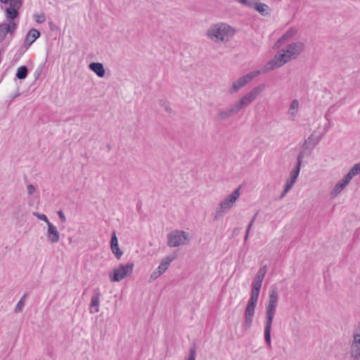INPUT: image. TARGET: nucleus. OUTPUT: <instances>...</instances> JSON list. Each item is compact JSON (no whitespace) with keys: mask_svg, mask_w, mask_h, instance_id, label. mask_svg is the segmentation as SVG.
<instances>
[{"mask_svg":"<svg viewBox=\"0 0 360 360\" xmlns=\"http://www.w3.org/2000/svg\"><path fill=\"white\" fill-rule=\"evenodd\" d=\"M305 45L302 41L292 42L277 52L274 58L266 65V70H273L296 59L304 51Z\"/></svg>","mask_w":360,"mask_h":360,"instance_id":"nucleus-1","label":"nucleus"},{"mask_svg":"<svg viewBox=\"0 0 360 360\" xmlns=\"http://www.w3.org/2000/svg\"><path fill=\"white\" fill-rule=\"evenodd\" d=\"M278 301V294L276 287L271 286L269 291V298L266 309V321L264 324V339L269 347L271 346V330L273 320L276 314Z\"/></svg>","mask_w":360,"mask_h":360,"instance_id":"nucleus-2","label":"nucleus"},{"mask_svg":"<svg viewBox=\"0 0 360 360\" xmlns=\"http://www.w3.org/2000/svg\"><path fill=\"white\" fill-rule=\"evenodd\" d=\"M209 37L217 41H229L234 34V30L225 23H217L212 26L207 31Z\"/></svg>","mask_w":360,"mask_h":360,"instance_id":"nucleus-3","label":"nucleus"},{"mask_svg":"<svg viewBox=\"0 0 360 360\" xmlns=\"http://www.w3.org/2000/svg\"><path fill=\"white\" fill-rule=\"evenodd\" d=\"M134 264L132 262L120 264L109 274L111 282H120L127 276H130L133 272Z\"/></svg>","mask_w":360,"mask_h":360,"instance_id":"nucleus-4","label":"nucleus"},{"mask_svg":"<svg viewBox=\"0 0 360 360\" xmlns=\"http://www.w3.org/2000/svg\"><path fill=\"white\" fill-rule=\"evenodd\" d=\"M266 86L264 84H259L252 88L249 92L243 96L238 101L234 103L240 111L243 108L251 104L259 94L264 90Z\"/></svg>","mask_w":360,"mask_h":360,"instance_id":"nucleus-5","label":"nucleus"},{"mask_svg":"<svg viewBox=\"0 0 360 360\" xmlns=\"http://www.w3.org/2000/svg\"><path fill=\"white\" fill-rule=\"evenodd\" d=\"M189 240V234L184 231L174 230L167 234V245L170 248L186 245Z\"/></svg>","mask_w":360,"mask_h":360,"instance_id":"nucleus-6","label":"nucleus"},{"mask_svg":"<svg viewBox=\"0 0 360 360\" xmlns=\"http://www.w3.org/2000/svg\"><path fill=\"white\" fill-rule=\"evenodd\" d=\"M261 74L259 70L252 71L248 73L234 81L232 84L231 89L230 92L234 94L238 92L241 88L244 87L248 83H250L255 77Z\"/></svg>","mask_w":360,"mask_h":360,"instance_id":"nucleus-7","label":"nucleus"},{"mask_svg":"<svg viewBox=\"0 0 360 360\" xmlns=\"http://www.w3.org/2000/svg\"><path fill=\"white\" fill-rule=\"evenodd\" d=\"M240 196V187L236 188L232 193L229 195L224 200H223L217 210V212L219 214L227 212L230 208L233 205L235 202Z\"/></svg>","mask_w":360,"mask_h":360,"instance_id":"nucleus-8","label":"nucleus"},{"mask_svg":"<svg viewBox=\"0 0 360 360\" xmlns=\"http://www.w3.org/2000/svg\"><path fill=\"white\" fill-rule=\"evenodd\" d=\"M22 5V0H13L6 9V22H15V19L19 15L18 10Z\"/></svg>","mask_w":360,"mask_h":360,"instance_id":"nucleus-9","label":"nucleus"},{"mask_svg":"<svg viewBox=\"0 0 360 360\" xmlns=\"http://www.w3.org/2000/svg\"><path fill=\"white\" fill-rule=\"evenodd\" d=\"M18 27L17 22H2L0 24V41L6 39L8 34L12 35Z\"/></svg>","mask_w":360,"mask_h":360,"instance_id":"nucleus-10","label":"nucleus"},{"mask_svg":"<svg viewBox=\"0 0 360 360\" xmlns=\"http://www.w3.org/2000/svg\"><path fill=\"white\" fill-rule=\"evenodd\" d=\"M350 356L354 360H360V333H354L353 335Z\"/></svg>","mask_w":360,"mask_h":360,"instance_id":"nucleus-11","label":"nucleus"},{"mask_svg":"<svg viewBox=\"0 0 360 360\" xmlns=\"http://www.w3.org/2000/svg\"><path fill=\"white\" fill-rule=\"evenodd\" d=\"M257 303L248 302V305L245 310V327L246 329L251 326L253 316L255 315V309Z\"/></svg>","mask_w":360,"mask_h":360,"instance_id":"nucleus-12","label":"nucleus"},{"mask_svg":"<svg viewBox=\"0 0 360 360\" xmlns=\"http://www.w3.org/2000/svg\"><path fill=\"white\" fill-rule=\"evenodd\" d=\"M46 236L51 243H56L60 240L59 231L52 223H49L47 226Z\"/></svg>","mask_w":360,"mask_h":360,"instance_id":"nucleus-13","label":"nucleus"},{"mask_svg":"<svg viewBox=\"0 0 360 360\" xmlns=\"http://www.w3.org/2000/svg\"><path fill=\"white\" fill-rule=\"evenodd\" d=\"M240 110L237 108L235 103H233L230 108L220 110L217 114L219 120H226L232 117L233 115H237Z\"/></svg>","mask_w":360,"mask_h":360,"instance_id":"nucleus-14","label":"nucleus"},{"mask_svg":"<svg viewBox=\"0 0 360 360\" xmlns=\"http://www.w3.org/2000/svg\"><path fill=\"white\" fill-rule=\"evenodd\" d=\"M110 248L112 253L117 259H120L123 255V252L119 248L118 240L115 231L112 233L110 240Z\"/></svg>","mask_w":360,"mask_h":360,"instance_id":"nucleus-15","label":"nucleus"},{"mask_svg":"<svg viewBox=\"0 0 360 360\" xmlns=\"http://www.w3.org/2000/svg\"><path fill=\"white\" fill-rule=\"evenodd\" d=\"M101 292L99 290L94 291L91 297L89 311L91 314H95L99 311Z\"/></svg>","mask_w":360,"mask_h":360,"instance_id":"nucleus-16","label":"nucleus"},{"mask_svg":"<svg viewBox=\"0 0 360 360\" xmlns=\"http://www.w3.org/2000/svg\"><path fill=\"white\" fill-rule=\"evenodd\" d=\"M351 180L345 175L340 181H339L334 186L331 191V195L333 197L337 196L349 183Z\"/></svg>","mask_w":360,"mask_h":360,"instance_id":"nucleus-17","label":"nucleus"},{"mask_svg":"<svg viewBox=\"0 0 360 360\" xmlns=\"http://www.w3.org/2000/svg\"><path fill=\"white\" fill-rule=\"evenodd\" d=\"M297 32V30L295 27H290L288 29L284 34L277 41L276 44L274 45V48H278L281 44H283L285 41L290 40L292 39Z\"/></svg>","mask_w":360,"mask_h":360,"instance_id":"nucleus-18","label":"nucleus"},{"mask_svg":"<svg viewBox=\"0 0 360 360\" xmlns=\"http://www.w3.org/2000/svg\"><path fill=\"white\" fill-rule=\"evenodd\" d=\"M300 110V102L297 99H293L288 109V115L291 120H295Z\"/></svg>","mask_w":360,"mask_h":360,"instance_id":"nucleus-19","label":"nucleus"},{"mask_svg":"<svg viewBox=\"0 0 360 360\" xmlns=\"http://www.w3.org/2000/svg\"><path fill=\"white\" fill-rule=\"evenodd\" d=\"M304 158V155L302 153H300L297 158V165L296 166L292 169V170L290 173V179L294 181H297V177L299 176L300 172V167L302 165V160Z\"/></svg>","mask_w":360,"mask_h":360,"instance_id":"nucleus-20","label":"nucleus"},{"mask_svg":"<svg viewBox=\"0 0 360 360\" xmlns=\"http://www.w3.org/2000/svg\"><path fill=\"white\" fill-rule=\"evenodd\" d=\"M252 7L259 12L262 15L268 16L270 15V9L269 7L261 2H252Z\"/></svg>","mask_w":360,"mask_h":360,"instance_id":"nucleus-21","label":"nucleus"},{"mask_svg":"<svg viewBox=\"0 0 360 360\" xmlns=\"http://www.w3.org/2000/svg\"><path fill=\"white\" fill-rule=\"evenodd\" d=\"M322 137V135H316L314 133H312L305 141L303 146L304 148H308L309 146H316L321 141Z\"/></svg>","mask_w":360,"mask_h":360,"instance_id":"nucleus-22","label":"nucleus"},{"mask_svg":"<svg viewBox=\"0 0 360 360\" xmlns=\"http://www.w3.org/2000/svg\"><path fill=\"white\" fill-rule=\"evenodd\" d=\"M89 67L98 77H103L105 76V71L102 63H91L89 64Z\"/></svg>","mask_w":360,"mask_h":360,"instance_id":"nucleus-23","label":"nucleus"},{"mask_svg":"<svg viewBox=\"0 0 360 360\" xmlns=\"http://www.w3.org/2000/svg\"><path fill=\"white\" fill-rule=\"evenodd\" d=\"M40 36V32L35 30L32 29L29 31V32L27 34L25 39V44L30 46L31 44L34 43V41L38 39Z\"/></svg>","mask_w":360,"mask_h":360,"instance_id":"nucleus-24","label":"nucleus"},{"mask_svg":"<svg viewBox=\"0 0 360 360\" xmlns=\"http://www.w3.org/2000/svg\"><path fill=\"white\" fill-rule=\"evenodd\" d=\"M174 258L175 257L174 256H167L165 257L164 259H162L157 269H159V271H160V273L164 274L167 270L171 262L174 259Z\"/></svg>","mask_w":360,"mask_h":360,"instance_id":"nucleus-25","label":"nucleus"},{"mask_svg":"<svg viewBox=\"0 0 360 360\" xmlns=\"http://www.w3.org/2000/svg\"><path fill=\"white\" fill-rule=\"evenodd\" d=\"M266 271H267L266 265H264V266H262L259 269V271L257 272V276H256V277L255 278V281L252 283V284L262 286L263 280H264V278L265 277V275L266 274Z\"/></svg>","mask_w":360,"mask_h":360,"instance_id":"nucleus-26","label":"nucleus"},{"mask_svg":"<svg viewBox=\"0 0 360 360\" xmlns=\"http://www.w3.org/2000/svg\"><path fill=\"white\" fill-rule=\"evenodd\" d=\"M261 288H262L261 285L252 284L250 297L248 302H252L254 303H257V300L259 298Z\"/></svg>","mask_w":360,"mask_h":360,"instance_id":"nucleus-27","label":"nucleus"},{"mask_svg":"<svg viewBox=\"0 0 360 360\" xmlns=\"http://www.w3.org/2000/svg\"><path fill=\"white\" fill-rule=\"evenodd\" d=\"M360 174V163L355 164L346 174L351 180L354 176Z\"/></svg>","mask_w":360,"mask_h":360,"instance_id":"nucleus-28","label":"nucleus"},{"mask_svg":"<svg viewBox=\"0 0 360 360\" xmlns=\"http://www.w3.org/2000/svg\"><path fill=\"white\" fill-rule=\"evenodd\" d=\"M27 72L26 66H20L17 70L16 77L19 79H24L27 75Z\"/></svg>","mask_w":360,"mask_h":360,"instance_id":"nucleus-29","label":"nucleus"},{"mask_svg":"<svg viewBox=\"0 0 360 360\" xmlns=\"http://www.w3.org/2000/svg\"><path fill=\"white\" fill-rule=\"evenodd\" d=\"M25 301H26V295H24L21 297L20 301L18 302V304H16L15 308V312L19 313V312H21L22 311V309H23V307L25 305Z\"/></svg>","mask_w":360,"mask_h":360,"instance_id":"nucleus-30","label":"nucleus"},{"mask_svg":"<svg viewBox=\"0 0 360 360\" xmlns=\"http://www.w3.org/2000/svg\"><path fill=\"white\" fill-rule=\"evenodd\" d=\"M257 214H258V213H256V214L253 216V217L252 218V219H251V221H250V224H248V227H247V230H246L245 236V238H244L245 241H246V240H248V238L250 231L251 227H252V224H253V223H254V221H255V219H256V217H257Z\"/></svg>","mask_w":360,"mask_h":360,"instance_id":"nucleus-31","label":"nucleus"},{"mask_svg":"<svg viewBox=\"0 0 360 360\" xmlns=\"http://www.w3.org/2000/svg\"><path fill=\"white\" fill-rule=\"evenodd\" d=\"M33 215L35 216L36 217H37L39 219L45 221L47 225L49 224V223H51L49 221V219L47 218V217L44 214H40L39 212H33Z\"/></svg>","mask_w":360,"mask_h":360,"instance_id":"nucleus-32","label":"nucleus"},{"mask_svg":"<svg viewBox=\"0 0 360 360\" xmlns=\"http://www.w3.org/2000/svg\"><path fill=\"white\" fill-rule=\"evenodd\" d=\"M34 18L37 23H42L46 20V17L44 14H35Z\"/></svg>","mask_w":360,"mask_h":360,"instance_id":"nucleus-33","label":"nucleus"},{"mask_svg":"<svg viewBox=\"0 0 360 360\" xmlns=\"http://www.w3.org/2000/svg\"><path fill=\"white\" fill-rule=\"evenodd\" d=\"M162 274L159 271V269H156L150 276V281L157 279Z\"/></svg>","mask_w":360,"mask_h":360,"instance_id":"nucleus-34","label":"nucleus"},{"mask_svg":"<svg viewBox=\"0 0 360 360\" xmlns=\"http://www.w3.org/2000/svg\"><path fill=\"white\" fill-rule=\"evenodd\" d=\"M295 182H296L295 181L292 180L290 178L288 179H287V181L285 184V188H286V191H290Z\"/></svg>","mask_w":360,"mask_h":360,"instance_id":"nucleus-35","label":"nucleus"},{"mask_svg":"<svg viewBox=\"0 0 360 360\" xmlns=\"http://www.w3.org/2000/svg\"><path fill=\"white\" fill-rule=\"evenodd\" d=\"M235 1L245 6L252 7V2L249 1L248 0H235Z\"/></svg>","mask_w":360,"mask_h":360,"instance_id":"nucleus-36","label":"nucleus"},{"mask_svg":"<svg viewBox=\"0 0 360 360\" xmlns=\"http://www.w3.org/2000/svg\"><path fill=\"white\" fill-rule=\"evenodd\" d=\"M195 352L194 348H191L190 350L189 356L186 360H195Z\"/></svg>","mask_w":360,"mask_h":360,"instance_id":"nucleus-37","label":"nucleus"},{"mask_svg":"<svg viewBox=\"0 0 360 360\" xmlns=\"http://www.w3.org/2000/svg\"><path fill=\"white\" fill-rule=\"evenodd\" d=\"M58 215L63 223L66 222V217L62 210L58 212Z\"/></svg>","mask_w":360,"mask_h":360,"instance_id":"nucleus-38","label":"nucleus"},{"mask_svg":"<svg viewBox=\"0 0 360 360\" xmlns=\"http://www.w3.org/2000/svg\"><path fill=\"white\" fill-rule=\"evenodd\" d=\"M27 193L32 195L35 191V187L32 184H29L27 187Z\"/></svg>","mask_w":360,"mask_h":360,"instance_id":"nucleus-39","label":"nucleus"},{"mask_svg":"<svg viewBox=\"0 0 360 360\" xmlns=\"http://www.w3.org/2000/svg\"><path fill=\"white\" fill-rule=\"evenodd\" d=\"M290 191H286V188H284V190L283 191V193H281V195H280L279 198L280 199H282L283 198L285 195L289 192Z\"/></svg>","mask_w":360,"mask_h":360,"instance_id":"nucleus-40","label":"nucleus"}]
</instances>
